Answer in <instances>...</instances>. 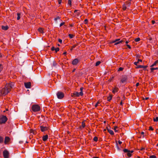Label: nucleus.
<instances>
[{
    "instance_id": "nucleus-10",
    "label": "nucleus",
    "mask_w": 158,
    "mask_h": 158,
    "mask_svg": "<svg viewBox=\"0 0 158 158\" xmlns=\"http://www.w3.org/2000/svg\"><path fill=\"white\" fill-rule=\"evenodd\" d=\"M80 61L77 58H76L73 60L72 64L73 65H76Z\"/></svg>"
},
{
    "instance_id": "nucleus-35",
    "label": "nucleus",
    "mask_w": 158,
    "mask_h": 158,
    "mask_svg": "<svg viewBox=\"0 0 158 158\" xmlns=\"http://www.w3.org/2000/svg\"><path fill=\"white\" fill-rule=\"evenodd\" d=\"M93 140L95 142H97L98 141V138L97 137H95L94 138Z\"/></svg>"
},
{
    "instance_id": "nucleus-28",
    "label": "nucleus",
    "mask_w": 158,
    "mask_h": 158,
    "mask_svg": "<svg viewBox=\"0 0 158 158\" xmlns=\"http://www.w3.org/2000/svg\"><path fill=\"white\" fill-rule=\"evenodd\" d=\"M74 35L72 34H69V36L70 39L73 38L74 37Z\"/></svg>"
},
{
    "instance_id": "nucleus-12",
    "label": "nucleus",
    "mask_w": 158,
    "mask_h": 158,
    "mask_svg": "<svg viewBox=\"0 0 158 158\" xmlns=\"http://www.w3.org/2000/svg\"><path fill=\"white\" fill-rule=\"evenodd\" d=\"M40 128L41 131L42 132L48 130V128L46 127H44L42 126H40Z\"/></svg>"
},
{
    "instance_id": "nucleus-15",
    "label": "nucleus",
    "mask_w": 158,
    "mask_h": 158,
    "mask_svg": "<svg viewBox=\"0 0 158 158\" xmlns=\"http://www.w3.org/2000/svg\"><path fill=\"white\" fill-rule=\"evenodd\" d=\"M148 67L147 66H143V65H138L137 66V67H136V68L137 69L139 68H143L145 69L146 68Z\"/></svg>"
},
{
    "instance_id": "nucleus-8",
    "label": "nucleus",
    "mask_w": 158,
    "mask_h": 158,
    "mask_svg": "<svg viewBox=\"0 0 158 158\" xmlns=\"http://www.w3.org/2000/svg\"><path fill=\"white\" fill-rule=\"evenodd\" d=\"M3 154L4 158H9V152L7 150H4L3 152Z\"/></svg>"
},
{
    "instance_id": "nucleus-24",
    "label": "nucleus",
    "mask_w": 158,
    "mask_h": 158,
    "mask_svg": "<svg viewBox=\"0 0 158 158\" xmlns=\"http://www.w3.org/2000/svg\"><path fill=\"white\" fill-rule=\"evenodd\" d=\"M77 44H75L74 45H73L71 48L70 49V51H72L73 50V49L75 48V47H76L77 46Z\"/></svg>"
},
{
    "instance_id": "nucleus-23",
    "label": "nucleus",
    "mask_w": 158,
    "mask_h": 158,
    "mask_svg": "<svg viewBox=\"0 0 158 158\" xmlns=\"http://www.w3.org/2000/svg\"><path fill=\"white\" fill-rule=\"evenodd\" d=\"M38 31L40 33H44L43 29L42 28H40L38 29Z\"/></svg>"
},
{
    "instance_id": "nucleus-34",
    "label": "nucleus",
    "mask_w": 158,
    "mask_h": 158,
    "mask_svg": "<svg viewBox=\"0 0 158 158\" xmlns=\"http://www.w3.org/2000/svg\"><path fill=\"white\" fill-rule=\"evenodd\" d=\"M68 4L70 5L71 6L72 4H71V0H68Z\"/></svg>"
},
{
    "instance_id": "nucleus-58",
    "label": "nucleus",
    "mask_w": 158,
    "mask_h": 158,
    "mask_svg": "<svg viewBox=\"0 0 158 158\" xmlns=\"http://www.w3.org/2000/svg\"><path fill=\"white\" fill-rule=\"evenodd\" d=\"M141 135H143L144 134V132H142L141 133Z\"/></svg>"
},
{
    "instance_id": "nucleus-2",
    "label": "nucleus",
    "mask_w": 158,
    "mask_h": 158,
    "mask_svg": "<svg viewBox=\"0 0 158 158\" xmlns=\"http://www.w3.org/2000/svg\"><path fill=\"white\" fill-rule=\"evenodd\" d=\"M83 89V88L81 87L80 88V90L81 92L80 93L78 92H75L71 94V96L72 97H79V96H82L83 94L82 92V90Z\"/></svg>"
},
{
    "instance_id": "nucleus-19",
    "label": "nucleus",
    "mask_w": 158,
    "mask_h": 158,
    "mask_svg": "<svg viewBox=\"0 0 158 158\" xmlns=\"http://www.w3.org/2000/svg\"><path fill=\"white\" fill-rule=\"evenodd\" d=\"M107 129L108 132L110 134H111V135H114V133L112 130L108 129L107 127Z\"/></svg>"
},
{
    "instance_id": "nucleus-61",
    "label": "nucleus",
    "mask_w": 158,
    "mask_h": 158,
    "mask_svg": "<svg viewBox=\"0 0 158 158\" xmlns=\"http://www.w3.org/2000/svg\"><path fill=\"white\" fill-rule=\"evenodd\" d=\"M144 148H141L140 149L141 150H144Z\"/></svg>"
},
{
    "instance_id": "nucleus-30",
    "label": "nucleus",
    "mask_w": 158,
    "mask_h": 158,
    "mask_svg": "<svg viewBox=\"0 0 158 158\" xmlns=\"http://www.w3.org/2000/svg\"><path fill=\"white\" fill-rule=\"evenodd\" d=\"M127 6L125 5V4H124L123 6V9L124 10H125L127 9Z\"/></svg>"
},
{
    "instance_id": "nucleus-60",
    "label": "nucleus",
    "mask_w": 158,
    "mask_h": 158,
    "mask_svg": "<svg viewBox=\"0 0 158 158\" xmlns=\"http://www.w3.org/2000/svg\"><path fill=\"white\" fill-rule=\"evenodd\" d=\"M73 24H70V26L71 27H73Z\"/></svg>"
},
{
    "instance_id": "nucleus-33",
    "label": "nucleus",
    "mask_w": 158,
    "mask_h": 158,
    "mask_svg": "<svg viewBox=\"0 0 158 158\" xmlns=\"http://www.w3.org/2000/svg\"><path fill=\"white\" fill-rule=\"evenodd\" d=\"M153 121L154 122L158 121V117H156L155 118H154Z\"/></svg>"
},
{
    "instance_id": "nucleus-43",
    "label": "nucleus",
    "mask_w": 158,
    "mask_h": 158,
    "mask_svg": "<svg viewBox=\"0 0 158 158\" xmlns=\"http://www.w3.org/2000/svg\"><path fill=\"white\" fill-rule=\"evenodd\" d=\"M65 22H63L61 23L60 24V27H61L62 26H63V25H64L65 24Z\"/></svg>"
},
{
    "instance_id": "nucleus-63",
    "label": "nucleus",
    "mask_w": 158,
    "mask_h": 158,
    "mask_svg": "<svg viewBox=\"0 0 158 158\" xmlns=\"http://www.w3.org/2000/svg\"><path fill=\"white\" fill-rule=\"evenodd\" d=\"M77 11H78V10H75L74 11V13H75Z\"/></svg>"
},
{
    "instance_id": "nucleus-47",
    "label": "nucleus",
    "mask_w": 158,
    "mask_h": 158,
    "mask_svg": "<svg viewBox=\"0 0 158 158\" xmlns=\"http://www.w3.org/2000/svg\"><path fill=\"white\" fill-rule=\"evenodd\" d=\"M51 49L52 51H53L54 50L55 51V47H52L51 48Z\"/></svg>"
},
{
    "instance_id": "nucleus-40",
    "label": "nucleus",
    "mask_w": 158,
    "mask_h": 158,
    "mask_svg": "<svg viewBox=\"0 0 158 158\" xmlns=\"http://www.w3.org/2000/svg\"><path fill=\"white\" fill-rule=\"evenodd\" d=\"M88 20L87 19H85L84 21V23L85 24H86L88 23Z\"/></svg>"
},
{
    "instance_id": "nucleus-50",
    "label": "nucleus",
    "mask_w": 158,
    "mask_h": 158,
    "mask_svg": "<svg viewBox=\"0 0 158 158\" xmlns=\"http://www.w3.org/2000/svg\"><path fill=\"white\" fill-rule=\"evenodd\" d=\"M62 0H58V4H60L61 3Z\"/></svg>"
},
{
    "instance_id": "nucleus-25",
    "label": "nucleus",
    "mask_w": 158,
    "mask_h": 158,
    "mask_svg": "<svg viewBox=\"0 0 158 158\" xmlns=\"http://www.w3.org/2000/svg\"><path fill=\"white\" fill-rule=\"evenodd\" d=\"M112 98V96L111 95H110L109 96L107 97V101H108L110 102Z\"/></svg>"
},
{
    "instance_id": "nucleus-57",
    "label": "nucleus",
    "mask_w": 158,
    "mask_h": 158,
    "mask_svg": "<svg viewBox=\"0 0 158 158\" xmlns=\"http://www.w3.org/2000/svg\"><path fill=\"white\" fill-rule=\"evenodd\" d=\"M120 105H123V102H122V101H121L120 103Z\"/></svg>"
},
{
    "instance_id": "nucleus-27",
    "label": "nucleus",
    "mask_w": 158,
    "mask_h": 158,
    "mask_svg": "<svg viewBox=\"0 0 158 158\" xmlns=\"http://www.w3.org/2000/svg\"><path fill=\"white\" fill-rule=\"evenodd\" d=\"M17 20H19L20 19V13H17Z\"/></svg>"
},
{
    "instance_id": "nucleus-38",
    "label": "nucleus",
    "mask_w": 158,
    "mask_h": 158,
    "mask_svg": "<svg viewBox=\"0 0 158 158\" xmlns=\"http://www.w3.org/2000/svg\"><path fill=\"white\" fill-rule=\"evenodd\" d=\"M3 68V67L1 64H0V73Z\"/></svg>"
},
{
    "instance_id": "nucleus-18",
    "label": "nucleus",
    "mask_w": 158,
    "mask_h": 158,
    "mask_svg": "<svg viewBox=\"0 0 158 158\" xmlns=\"http://www.w3.org/2000/svg\"><path fill=\"white\" fill-rule=\"evenodd\" d=\"M85 123L84 122H83L82 123L81 126L79 128L81 129L82 128H84L85 127Z\"/></svg>"
},
{
    "instance_id": "nucleus-51",
    "label": "nucleus",
    "mask_w": 158,
    "mask_h": 158,
    "mask_svg": "<svg viewBox=\"0 0 158 158\" xmlns=\"http://www.w3.org/2000/svg\"><path fill=\"white\" fill-rule=\"evenodd\" d=\"M126 45H127V46L128 47V48H129V49H131V46H130V45H129L127 44Z\"/></svg>"
},
{
    "instance_id": "nucleus-54",
    "label": "nucleus",
    "mask_w": 158,
    "mask_h": 158,
    "mask_svg": "<svg viewBox=\"0 0 158 158\" xmlns=\"http://www.w3.org/2000/svg\"><path fill=\"white\" fill-rule=\"evenodd\" d=\"M152 24H154L155 23V22L154 20H152Z\"/></svg>"
},
{
    "instance_id": "nucleus-48",
    "label": "nucleus",
    "mask_w": 158,
    "mask_h": 158,
    "mask_svg": "<svg viewBox=\"0 0 158 158\" xmlns=\"http://www.w3.org/2000/svg\"><path fill=\"white\" fill-rule=\"evenodd\" d=\"M154 130L153 128L152 127H150L149 128V130L151 131H153Z\"/></svg>"
},
{
    "instance_id": "nucleus-13",
    "label": "nucleus",
    "mask_w": 158,
    "mask_h": 158,
    "mask_svg": "<svg viewBox=\"0 0 158 158\" xmlns=\"http://www.w3.org/2000/svg\"><path fill=\"white\" fill-rule=\"evenodd\" d=\"M10 138L8 137H5L4 143L5 144H7L10 141Z\"/></svg>"
},
{
    "instance_id": "nucleus-64",
    "label": "nucleus",
    "mask_w": 158,
    "mask_h": 158,
    "mask_svg": "<svg viewBox=\"0 0 158 158\" xmlns=\"http://www.w3.org/2000/svg\"><path fill=\"white\" fill-rule=\"evenodd\" d=\"M93 158H99L98 157H93Z\"/></svg>"
},
{
    "instance_id": "nucleus-56",
    "label": "nucleus",
    "mask_w": 158,
    "mask_h": 158,
    "mask_svg": "<svg viewBox=\"0 0 158 158\" xmlns=\"http://www.w3.org/2000/svg\"><path fill=\"white\" fill-rule=\"evenodd\" d=\"M66 54H67V52H64L63 53V54L64 55H66Z\"/></svg>"
},
{
    "instance_id": "nucleus-3",
    "label": "nucleus",
    "mask_w": 158,
    "mask_h": 158,
    "mask_svg": "<svg viewBox=\"0 0 158 158\" xmlns=\"http://www.w3.org/2000/svg\"><path fill=\"white\" fill-rule=\"evenodd\" d=\"M40 108L39 106L35 104L32 106L31 110L34 112H37L40 110Z\"/></svg>"
},
{
    "instance_id": "nucleus-26",
    "label": "nucleus",
    "mask_w": 158,
    "mask_h": 158,
    "mask_svg": "<svg viewBox=\"0 0 158 158\" xmlns=\"http://www.w3.org/2000/svg\"><path fill=\"white\" fill-rule=\"evenodd\" d=\"M30 133H32L34 134H36V131L32 129H30Z\"/></svg>"
},
{
    "instance_id": "nucleus-6",
    "label": "nucleus",
    "mask_w": 158,
    "mask_h": 158,
    "mask_svg": "<svg viewBox=\"0 0 158 158\" xmlns=\"http://www.w3.org/2000/svg\"><path fill=\"white\" fill-rule=\"evenodd\" d=\"M7 118L6 116L2 115L0 118V123H5L7 121Z\"/></svg>"
},
{
    "instance_id": "nucleus-21",
    "label": "nucleus",
    "mask_w": 158,
    "mask_h": 158,
    "mask_svg": "<svg viewBox=\"0 0 158 158\" xmlns=\"http://www.w3.org/2000/svg\"><path fill=\"white\" fill-rule=\"evenodd\" d=\"M142 60L141 59H138V61L137 62H135L134 63V64L135 65H137V64L139 63V62H142Z\"/></svg>"
},
{
    "instance_id": "nucleus-41",
    "label": "nucleus",
    "mask_w": 158,
    "mask_h": 158,
    "mask_svg": "<svg viewBox=\"0 0 158 158\" xmlns=\"http://www.w3.org/2000/svg\"><path fill=\"white\" fill-rule=\"evenodd\" d=\"M59 48H55V51L56 52H57L59 51Z\"/></svg>"
},
{
    "instance_id": "nucleus-39",
    "label": "nucleus",
    "mask_w": 158,
    "mask_h": 158,
    "mask_svg": "<svg viewBox=\"0 0 158 158\" xmlns=\"http://www.w3.org/2000/svg\"><path fill=\"white\" fill-rule=\"evenodd\" d=\"M150 158H156V157L155 155H152L150 156Z\"/></svg>"
},
{
    "instance_id": "nucleus-1",
    "label": "nucleus",
    "mask_w": 158,
    "mask_h": 158,
    "mask_svg": "<svg viewBox=\"0 0 158 158\" xmlns=\"http://www.w3.org/2000/svg\"><path fill=\"white\" fill-rule=\"evenodd\" d=\"M14 83L13 82L7 84L5 87L2 89L1 94L3 96L6 95L10 92L12 87L14 86Z\"/></svg>"
},
{
    "instance_id": "nucleus-11",
    "label": "nucleus",
    "mask_w": 158,
    "mask_h": 158,
    "mask_svg": "<svg viewBox=\"0 0 158 158\" xmlns=\"http://www.w3.org/2000/svg\"><path fill=\"white\" fill-rule=\"evenodd\" d=\"M24 85L26 88H30L31 86V83L30 82L25 83Z\"/></svg>"
},
{
    "instance_id": "nucleus-46",
    "label": "nucleus",
    "mask_w": 158,
    "mask_h": 158,
    "mask_svg": "<svg viewBox=\"0 0 158 158\" xmlns=\"http://www.w3.org/2000/svg\"><path fill=\"white\" fill-rule=\"evenodd\" d=\"M60 17H59V16H58L57 17H56V18H55L54 19V20L55 21H57L58 19H60Z\"/></svg>"
},
{
    "instance_id": "nucleus-5",
    "label": "nucleus",
    "mask_w": 158,
    "mask_h": 158,
    "mask_svg": "<svg viewBox=\"0 0 158 158\" xmlns=\"http://www.w3.org/2000/svg\"><path fill=\"white\" fill-rule=\"evenodd\" d=\"M123 151L124 153H127V156H125L126 157H131L132 155L131 153L133 152V151H130L127 149H124L123 150Z\"/></svg>"
},
{
    "instance_id": "nucleus-7",
    "label": "nucleus",
    "mask_w": 158,
    "mask_h": 158,
    "mask_svg": "<svg viewBox=\"0 0 158 158\" xmlns=\"http://www.w3.org/2000/svg\"><path fill=\"white\" fill-rule=\"evenodd\" d=\"M56 95L58 98L59 99H62L64 96V93L61 92H58L56 94Z\"/></svg>"
},
{
    "instance_id": "nucleus-37",
    "label": "nucleus",
    "mask_w": 158,
    "mask_h": 158,
    "mask_svg": "<svg viewBox=\"0 0 158 158\" xmlns=\"http://www.w3.org/2000/svg\"><path fill=\"white\" fill-rule=\"evenodd\" d=\"M100 103V102L99 101H98L95 104V107H97L98 106V104H99Z\"/></svg>"
},
{
    "instance_id": "nucleus-14",
    "label": "nucleus",
    "mask_w": 158,
    "mask_h": 158,
    "mask_svg": "<svg viewBox=\"0 0 158 158\" xmlns=\"http://www.w3.org/2000/svg\"><path fill=\"white\" fill-rule=\"evenodd\" d=\"M119 89L118 88L115 86V87L112 90V92L113 94H115V93L118 92V91Z\"/></svg>"
},
{
    "instance_id": "nucleus-59",
    "label": "nucleus",
    "mask_w": 158,
    "mask_h": 158,
    "mask_svg": "<svg viewBox=\"0 0 158 158\" xmlns=\"http://www.w3.org/2000/svg\"><path fill=\"white\" fill-rule=\"evenodd\" d=\"M127 44L129 43V41H126L125 42Z\"/></svg>"
},
{
    "instance_id": "nucleus-52",
    "label": "nucleus",
    "mask_w": 158,
    "mask_h": 158,
    "mask_svg": "<svg viewBox=\"0 0 158 158\" xmlns=\"http://www.w3.org/2000/svg\"><path fill=\"white\" fill-rule=\"evenodd\" d=\"M136 57L137 58H139L140 57V55H139V54H137L136 55Z\"/></svg>"
},
{
    "instance_id": "nucleus-16",
    "label": "nucleus",
    "mask_w": 158,
    "mask_h": 158,
    "mask_svg": "<svg viewBox=\"0 0 158 158\" xmlns=\"http://www.w3.org/2000/svg\"><path fill=\"white\" fill-rule=\"evenodd\" d=\"M48 138V136L47 135H45L43 136L42 137L43 140L44 141H46Z\"/></svg>"
},
{
    "instance_id": "nucleus-53",
    "label": "nucleus",
    "mask_w": 158,
    "mask_h": 158,
    "mask_svg": "<svg viewBox=\"0 0 158 158\" xmlns=\"http://www.w3.org/2000/svg\"><path fill=\"white\" fill-rule=\"evenodd\" d=\"M118 143L119 144H121L122 143V142L120 140L118 141Z\"/></svg>"
},
{
    "instance_id": "nucleus-20",
    "label": "nucleus",
    "mask_w": 158,
    "mask_h": 158,
    "mask_svg": "<svg viewBox=\"0 0 158 158\" xmlns=\"http://www.w3.org/2000/svg\"><path fill=\"white\" fill-rule=\"evenodd\" d=\"M125 5L127 7H129L131 5V2L130 1H127Z\"/></svg>"
},
{
    "instance_id": "nucleus-9",
    "label": "nucleus",
    "mask_w": 158,
    "mask_h": 158,
    "mask_svg": "<svg viewBox=\"0 0 158 158\" xmlns=\"http://www.w3.org/2000/svg\"><path fill=\"white\" fill-rule=\"evenodd\" d=\"M127 77L126 76H123L121 80V82L122 83H125L127 80Z\"/></svg>"
},
{
    "instance_id": "nucleus-4",
    "label": "nucleus",
    "mask_w": 158,
    "mask_h": 158,
    "mask_svg": "<svg viewBox=\"0 0 158 158\" xmlns=\"http://www.w3.org/2000/svg\"><path fill=\"white\" fill-rule=\"evenodd\" d=\"M125 40V39H123L122 40H120V39L115 40H114L113 41L111 42V43H114V45H116L120 43H122L123 42H124Z\"/></svg>"
},
{
    "instance_id": "nucleus-29",
    "label": "nucleus",
    "mask_w": 158,
    "mask_h": 158,
    "mask_svg": "<svg viewBox=\"0 0 158 158\" xmlns=\"http://www.w3.org/2000/svg\"><path fill=\"white\" fill-rule=\"evenodd\" d=\"M158 69V68H157V67H156V68H152L151 69V72H153V71L154 70H156V69Z\"/></svg>"
},
{
    "instance_id": "nucleus-42",
    "label": "nucleus",
    "mask_w": 158,
    "mask_h": 158,
    "mask_svg": "<svg viewBox=\"0 0 158 158\" xmlns=\"http://www.w3.org/2000/svg\"><path fill=\"white\" fill-rule=\"evenodd\" d=\"M123 68L122 67H120L118 68V71H121L123 70Z\"/></svg>"
},
{
    "instance_id": "nucleus-31",
    "label": "nucleus",
    "mask_w": 158,
    "mask_h": 158,
    "mask_svg": "<svg viewBox=\"0 0 158 158\" xmlns=\"http://www.w3.org/2000/svg\"><path fill=\"white\" fill-rule=\"evenodd\" d=\"M100 63H101V62L100 61H97V62H96V63L95 64V66H98L99 65Z\"/></svg>"
},
{
    "instance_id": "nucleus-62",
    "label": "nucleus",
    "mask_w": 158,
    "mask_h": 158,
    "mask_svg": "<svg viewBox=\"0 0 158 158\" xmlns=\"http://www.w3.org/2000/svg\"><path fill=\"white\" fill-rule=\"evenodd\" d=\"M148 98H149L148 97H146V98H145V99L146 100H148Z\"/></svg>"
},
{
    "instance_id": "nucleus-49",
    "label": "nucleus",
    "mask_w": 158,
    "mask_h": 158,
    "mask_svg": "<svg viewBox=\"0 0 158 158\" xmlns=\"http://www.w3.org/2000/svg\"><path fill=\"white\" fill-rule=\"evenodd\" d=\"M58 42L61 44L62 43V40L60 39H59L58 40Z\"/></svg>"
},
{
    "instance_id": "nucleus-22",
    "label": "nucleus",
    "mask_w": 158,
    "mask_h": 158,
    "mask_svg": "<svg viewBox=\"0 0 158 158\" xmlns=\"http://www.w3.org/2000/svg\"><path fill=\"white\" fill-rule=\"evenodd\" d=\"M158 64V60L155 61L154 63L152 64V65L151 66V67H152L153 66H154L155 65H156L157 64Z\"/></svg>"
},
{
    "instance_id": "nucleus-32",
    "label": "nucleus",
    "mask_w": 158,
    "mask_h": 158,
    "mask_svg": "<svg viewBox=\"0 0 158 158\" xmlns=\"http://www.w3.org/2000/svg\"><path fill=\"white\" fill-rule=\"evenodd\" d=\"M3 138L1 136H0V143H2L3 142Z\"/></svg>"
},
{
    "instance_id": "nucleus-17",
    "label": "nucleus",
    "mask_w": 158,
    "mask_h": 158,
    "mask_svg": "<svg viewBox=\"0 0 158 158\" xmlns=\"http://www.w3.org/2000/svg\"><path fill=\"white\" fill-rule=\"evenodd\" d=\"M9 27L7 26H2V29L6 31L8 29Z\"/></svg>"
},
{
    "instance_id": "nucleus-55",
    "label": "nucleus",
    "mask_w": 158,
    "mask_h": 158,
    "mask_svg": "<svg viewBox=\"0 0 158 158\" xmlns=\"http://www.w3.org/2000/svg\"><path fill=\"white\" fill-rule=\"evenodd\" d=\"M139 83H136V86H138L139 85Z\"/></svg>"
},
{
    "instance_id": "nucleus-44",
    "label": "nucleus",
    "mask_w": 158,
    "mask_h": 158,
    "mask_svg": "<svg viewBox=\"0 0 158 158\" xmlns=\"http://www.w3.org/2000/svg\"><path fill=\"white\" fill-rule=\"evenodd\" d=\"M57 64L56 63L55 61H53V65L54 66H55Z\"/></svg>"
},
{
    "instance_id": "nucleus-36",
    "label": "nucleus",
    "mask_w": 158,
    "mask_h": 158,
    "mask_svg": "<svg viewBox=\"0 0 158 158\" xmlns=\"http://www.w3.org/2000/svg\"><path fill=\"white\" fill-rule=\"evenodd\" d=\"M140 40V39L139 38H135V42H138Z\"/></svg>"
},
{
    "instance_id": "nucleus-45",
    "label": "nucleus",
    "mask_w": 158,
    "mask_h": 158,
    "mask_svg": "<svg viewBox=\"0 0 158 158\" xmlns=\"http://www.w3.org/2000/svg\"><path fill=\"white\" fill-rule=\"evenodd\" d=\"M118 128V127L116 126L114 128V131L115 132H116L118 131L117 130V129Z\"/></svg>"
}]
</instances>
